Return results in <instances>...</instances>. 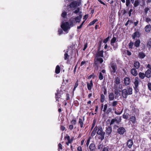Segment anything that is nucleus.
<instances>
[{
  "mask_svg": "<svg viewBox=\"0 0 151 151\" xmlns=\"http://www.w3.org/2000/svg\"><path fill=\"white\" fill-rule=\"evenodd\" d=\"M78 80H77V81L76 82V83H75V86H74V89L73 90V91H74L75 90L76 88L77 87V86L78 85Z\"/></svg>",
  "mask_w": 151,
  "mask_h": 151,
  "instance_id": "nucleus-40",
  "label": "nucleus"
},
{
  "mask_svg": "<svg viewBox=\"0 0 151 151\" xmlns=\"http://www.w3.org/2000/svg\"><path fill=\"white\" fill-rule=\"evenodd\" d=\"M138 56L139 58L142 59L144 58L145 57V53L143 52H141L139 53Z\"/></svg>",
  "mask_w": 151,
  "mask_h": 151,
  "instance_id": "nucleus-21",
  "label": "nucleus"
},
{
  "mask_svg": "<svg viewBox=\"0 0 151 151\" xmlns=\"http://www.w3.org/2000/svg\"><path fill=\"white\" fill-rule=\"evenodd\" d=\"M78 5V2L76 1H73L70 4L69 6L73 10L75 9Z\"/></svg>",
  "mask_w": 151,
  "mask_h": 151,
  "instance_id": "nucleus-8",
  "label": "nucleus"
},
{
  "mask_svg": "<svg viewBox=\"0 0 151 151\" xmlns=\"http://www.w3.org/2000/svg\"><path fill=\"white\" fill-rule=\"evenodd\" d=\"M133 10L132 9H130V10L129 11V16H131V12H132Z\"/></svg>",
  "mask_w": 151,
  "mask_h": 151,
  "instance_id": "nucleus-60",
  "label": "nucleus"
},
{
  "mask_svg": "<svg viewBox=\"0 0 151 151\" xmlns=\"http://www.w3.org/2000/svg\"><path fill=\"white\" fill-rule=\"evenodd\" d=\"M89 151H96L95 145L94 143H91L89 147Z\"/></svg>",
  "mask_w": 151,
  "mask_h": 151,
  "instance_id": "nucleus-11",
  "label": "nucleus"
},
{
  "mask_svg": "<svg viewBox=\"0 0 151 151\" xmlns=\"http://www.w3.org/2000/svg\"><path fill=\"white\" fill-rule=\"evenodd\" d=\"M145 31L147 32H149L151 30V26L150 24L146 26L144 28Z\"/></svg>",
  "mask_w": 151,
  "mask_h": 151,
  "instance_id": "nucleus-16",
  "label": "nucleus"
},
{
  "mask_svg": "<svg viewBox=\"0 0 151 151\" xmlns=\"http://www.w3.org/2000/svg\"><path fill=\"white\" fill-rule=\"evenodd\" d=\"M131 73L134 76H137L138 74L137 70L134 68H133L131 70Z\"/></svg>",
  "mask_w": 151,
  "mask_h": 151,
  "instance_id": "nucleus-17",
  "label": "nucleus"
},
{
  "mask_svg": "<svg viewBox=\"0 0 151 151\" xmlns=\"http://www.w3.org/2000/svg\"><path fill=\"white\" fill-rule=\"evenodd\" d=\"M122 92L123 98L126 99L128 95H131L132 93V89L130 87H128L127 88L123 90Z\"/></svg>",
  "mask_w": 151,
  "mask_h": 151,
  "instance_id": "nucleus-1",
  "label": "nucleus"
},
{
  "mask_svg": "<svg viewBox=\"0 0 151 151\" xmlns=\"http://www.w3.org/2000/svg\"><path fill=\"white\" fill-rule=\"evenodd\" d=\"M140 2L139 0H135L134 4V7H136L137 6L139 5Z\"/></svg>",
  "mask_w": 151,
  "mask_h": 151,
  "instance_id": "nucleus-30",
  "label": "nucleus"
},
{
  "mask_svg": "<svg viewBox=\"0 0 151 151\" xmlns=\"http://www.w3.org/2000/svg\"><path fill=\"white\" fill-rule=\"evenodd\" d=\"M61 27L63 30L67 33L68 32V30L70 28L69 23L67 22L62 24L61 25Z\"/></svg>",
  "mask_w": 151,
  "mask_h": 151,
  "instance_id": "nucleus-5",
  "label": "nucleus"
},
{
  "mask_svg": "<svg viewBox=\"0 0 151 151\" xmlns=\"http://www.w3.org/2000/svg\"><path fill=\"white\" fill-rule=\"evenodd\" d=\"M108 107V105L107 104H106L104 105V109L103 110V111L104 112H105L107 109Z\"/></svg>",
  "mask_w": 151,
  "mask_h": 151,
  "instance_id": "nucleus-45",
  "label": "nucleus"
},
{
  "mask_svg": "<svg viewBox=\"0 0 151 151\" xmlns=\"http://www.w3.org/2000/svg\"><path fill=\"white\" fill-rule=\"evenodd\" d=\"M84 121V117L83 118V120L81 118H79V119L78 123L80 124L81 127V128H82L83 127V126H84L83 122Z\"/></svg>",
  "mask_w": 151,
  "mask_h": 151,
  "instance_id": "nucleus-20",
  "label": "nucleus"
},
{
  "mask_svg": "<svg viewBox=\"0 0 151 151\" xmlns=\"http://www.w3.org/2000/svg\"><path fill=\"white\" fill-rule=\"evenodd\" d=\"M110 70L112 74L115 73L117 69V67L116 63L111 62L110 64Z\"/></svg>",
  "mask_w": 151,
  "mask_h": 151,
  "instance_id": "nucleus-4",
  "label": "nucleus"
},
{
  "mask_svg": "<svg viewBox=\"0 0 151 151\" xmlns=\"http://www.w3.org/2000/svg\"><path fill=\"white\" fill-rule=\"evenodd\" d=\"M72 142V140L68 141V142H66V144L68 145H69V143H71Z\"/></svg>",
  "mask_w": 151,
  "mask_h": 151,
  "instance_id": "nucleus-64",
  "label": "nucleus"
},
{
  "mask_svg": "<svg viewBox=\"0 0 151 151\" xmlns=\"http://www.w3.org/2000/svg\"><path fill=\"white\" fill-rule=\"evenodd\" d=\"M127 143L128 147L131 148L133 144V141L132 139H129L127 141Z\"/></svg>",
  "mask_w": 151,
  "mask_h": 151,
  "instance_id": "nucleus-18",
  "label": "nucleus"
},
{
  "mask_svg": "<svg viewBox=\"0 0 151 151\" xmlns=\"http://www.w3.org/2000/svg\"><path fill=\"white\" fill-rule=\"evenodd\" d=\"M58 146L59 148L61 149H62V145L61 143H60L59 144Z\"/></svg>",
  "mask_w": 151,
  "mask_h": 151,
  "instance_id": "nucleus-63",
  "label": "nucleus"
},
{
  "mask_svg": "<svg viewBox=\"0 0 151 151\" xmlns=\"http://www.w3.org/2000/svg\"><path fill=\"white\" fill-rule=\"evenodd\" d=\"M146 22L148 23L149 22H151V19L149 18H147L146 19Z\"/></svg>",
  "mask_w": 151,
  "mask_h": 151,
  "instance_id": "nucleus-56",
  "label": "nucleus"
},
{
  "mask_svg": "<svg viewBox=\"0 0 151 151\" xmlns=\"http://www.w3.org/2000/svg\"><path fill=\"white\" fill-rule=\"evenodd\" d=\"M109 96V100L112 101L114 100V93H110Z\"/></svg>",
  "mask_w": 151,
  "mask_h": 151,
  "instance_id": "nucleus-24",
  "label": "nucleus"
},
{
  "mask_svg": "<svg viewBox=\"0 0 151 151\" xmlns=\"http://www.w3.org/2000/svg\"><path fill=\"white\" fill-rule=\"evenodd\" d=\"M134 65L136 69H138L140 66V64L139 62L135 61L134 63Z\"/></svg>",
  "mask_w": 151,
  "mask_h": 151,
  "instance_id": "nucleus-23",
  "label": "nucleus"
},
{
  "mask_svg": "<svg viewBox=\"0 0 151 151\" xmlns=\"http://www.w3.org/2000/svg\"><path fill=\"white\" fill-rule=\"evenodd\" d=\"M134 45V43L132 42H130L129 44V48L132 49Z\"/></svg>",
  "mask_w": 151,
  "mask_h": 151,
  "instance_id": "nucleus-38",
  "label": "nucleus"
},
{
  "mask_svg": "<svg viewBox=\"0 0 151 151\" xmlns=\"http://www.w3.org/2000/svg\"><path fill=\"white\" fill-rule=\"evenodd\" d=\"M139 78L141 79H144L145 76V74L144 73L140 72L139 73Z\"/></svg>",
  "mask_w": 151,
  "mask_h": 151,
  "instance_id": "nucleus-28",
  "label": "nucleus"
},
{
  "mask_svg": "<svg viewBox=\"0 0 151 151\" xmlns=\"http://www.w3.org/2000/svg\"><path fill=\"white\" fill-rule=\"evenodd\" d=\"M139 33L138 32H135L132 35V37L133 39H134L137 36V35H139Z\"/></svg>",
  "mask_w": 151,
  "mask_h": 151,
  "instance_id": "nucleus-32",
  "label": "nucleus"
},
{
  "mask_svg": "<svg viewBox=\"0 0 151 151\" xmlns=\"http://www.w3.org/2000/svg\"><path fill=\"white\" fill-rule=\"evenodd\" d=\"M99 77L100 80H102L103 79L104 77L103 75L102 74L101 72H99Z\"/></svg>",
  "mask_w": 151,
  "mask_h": 151,
  "instance_id": "nucleus-33",
  "label": "nucleus"
},
{
  "mask_svg": "<svg viewBox=\"0 0 151 151\" xmlns=\"http://www.w3.org/2000/svg\"><path fill=\"white\" fill-rule=\"evenodd\" d=\"M126 132L124 128L121 127L119 128L117 130V133L120 135H123Z\"/></svg>",
  "mask_w": 151,
  "mask_h": 151,
  "instance_id": "nucleus-9",
  "label": "nucleus"
},
{
  "mask_svg": "<svg viewBox=\"0 0 151 151\" xmlns=\"http://www.w3.org/2000/svg\"><path fill=\"white\" fill-rule=\"evenodd\" d=\"M139 79L138 77H136L133 82L134 84V88L135 90L136 93L138 92L139 91Z\"/></svg>",
  "mask_w": 151,
  "mask_h": 151,
  "instance_id": "nucleus-3",
  "label": "nucleus"
},
{
  "mask_svg": "<svg viewBox=\"0 0 151 151\" xmlns=\"http://www.w3.org/2000/svg\"><path fill=\"white\" fill-rule=\"evenodd\" d=\"M55 72L56 74H58L60 72V67L58 65H57L56 67Z\"/></svg>",
  "mask_w": 151,
  "mask_h": 151,
  "instance_id": "nucleus-29",
  "label": "nucleus"
},
{
  "mask_svg": "<svg viewBox=\"0 0 151 151\" xmlns=\"http://www.w3.org/2000/svg\"><path fill=\"white\" fill-rule=\"evenodd\" d=\"M104 96L103 94H102L101 96V102L103 103L104 101Z\"/></svg>",
  "mask_w": 151,
  "mask_h": 151,
  "instance_id": "nucleus-36",
  "label": "nucleus"
},
{
  "mask_svg": "<svg viewBox=\"0 0 151 151\" xmlns=\"http://www.w3.org/2000/svg\"><path fill=\"white\" fill-rule=\"evenodd\" d=\"M106 135L108 137L110 135L112 132V128L110 126H109L106 128L105 130Z\"/></svg>",
  "mask_w": 151,
  "mask_h": 151,
  "instance_id": "nucleus-7",
  "label": "nucleus"
},
{
  "mask_svg": "<svg viewBox=\"0 0 151 151\" xmlns=\"http://www.w3.org/2000/svg\"><path fill=\"white\" fill-rule=\"evenodd\" d=\"M124 81L125 84L126 86L129 85L131 81L130 78L127 77H126L124 78Z\"/></svg>",
  "mask_w": 151,
  "mask_h": 151,
  "instance_id": "nucleus-12",
  "label": "nucleus"
},
{
  "mask_svg": "<svg viewBox=\"0 0 151 151\" xmlns=\"http://www.w3.org/2000/svg\"><path fill=\"white\" fill-rule=\"evenodd\" d=\"M147 86L149 89L151 91V83H148Z\"/></svg>",
  "mask_w": 151,
  "mask_h": 151,
  "instance_id": "nucleus-53",
  "label": "nucleus"
},
{
  "mask_svg": "<svg viewBox=\"0 0 151 151\" xmlns=\"http://www.w3.org/2000/svg\"><path fill=\"white\" fill-rule=\"evenodd\" d=\"M119 92H121V91H119L117 89L115 90L114 93L115 95V98L116 99H117V98L120 96V93H119Z\"/></svg>",
  "mask_w": 151,
  "mask_h": 151,
  "instance_id": "nucleus-13",
  "label": "nucleus"
},
{
  "mask_svg": "<svg viewBox=\"0 0 151 151\" xmlns=\"http://www.w3.org/2000/svg\"><path fill=\"white\" fill-rule=\"evenodd\" d=\"M77 150L78 151H82V149L81 147L80 146H79L77 148Z\"/></svg>",
  "mask_w": 151,
  "mask_h": 151,
  "instance_id": "nucleus-59",
  "label": "nucleus"
},
{
  "mask_svg": "<svg viewBox=\"0 0 151 151\" xmlns=\"http://www.w3.org/2000/svg\"><path fill=\"white\" fill-rule=\"evenodd\" d=\"M97 134L98 135V138L101 141H102L104 138L105 132L103 130L102 127L101 126L99 127L98 130L97 132Z\"/></svg>",
  "mask_w": 151,
  "mask_h": 151,
  "instance_id": "nucleus-2",
  "label": "nucleus"
},
{
  "mask_svg": "<svg viewBox=\"0 0 151 151\" xmlns=\"http://www.w3.org/2000/svg\"><path fill=\"white\" fill-rule=\"evenodd\" d=\"M80 11V8L79 7H78L77 8L76 10L74 11L73 12L75 14H77Z\"/></svg>",
  "mask_w": 151,
  "mask_h": 151,
  "instance_id": "nucleus-49",
  "label": "nucleus"
},
{
  "mask_svg": "<svg viewBox=\"0 0 151 151\" xmlns=\"http://www.w3.org/2000/svg\"><path fill=\"white\" fill-rule=\"evenodd\" d=\"M122 117H123V118L124 119H127L129 117L128 114H127V113H124L123 114V115L122 116Z\"/></svg>",
  "mask_w": 151,
  "mask_h": 151,
  "instance_id": "nucleus-34",
  "label": "nucleus"
},
{
  "mask_svg": "<svg viewBox=\"0 0 151 151\" xmlns=\"http://www.w3.org/2000/svg\"><path fill=\"white\" fill-rule=\"evenodd\" d=\"M76 120H73L71 122V123L75 125L76 124Z\"/></svg>",
  "mask_w": 151,
  "mask_h": 151,
  "instance_id": "nucleus-55",
  "label": "nucleus"
},
{
  "mask_svg": "<svg viewBox=\"0 0 151 151\" xmlns=\"http://www.w3.org/2000/svg\"><path fill=\"white\" fill-rule=\"evenodd\" d=\"M108 147H105L103 148V150L102 151H108Z\"/></svg>",
  "mask_w": 151,
  "mask_h": 151,
  "instance_id": "nucleus-52",
  "label": "nucleus"
},
{
  "mask_svg": "<svg viewBox=\"0 0 151 151\" xmlns=\"http://www.w3.org/2000/svg\"><path fill=\"white\" fill-rule=\"evenodd\" d=\"M67 15V13L65 12H63L62 13L61 16L63 18H65Z\"/></svg>",
  "mask_w": 151,
  "mask_h": 151,
  "instance_id": "nucleus-43",
  "label": "nucleus"
},
{
  "mask_svg": "<svg viewBox=\"0 0 151 151\" xmlns=\"http://www.w3.org/2000/svg\"><path fill=\"white\" fill-rule=\"evenodd\" d=\"M98 128L97 126L95 127L91 133V135L92 137L94 136L95 135L96 131L98 129Z\"/></svg>",
  "mask_w": 151,
  "mask_h": 151,
  "instance_id": "nucleus-22",
  "label": "nucleus"
},
{
  "mask_svg": "<svg viewBox=\"0 0 151 151\" xmlns=\"http://www.w3.org/2000/svg\"><path fill=\"white\" fill-rule=\"evenodd\" d=\"M147 45L149 49H150L151 47V39L149 40L147 42Z\"/></svg>",
  "mask_w": 151,
  "mask_h": 151,
  "instance_id": "nucleus-31",
  "label": "nucleus"
},
{
  "mask_svg": "<svg viewBox=\"0 0 151 151\" xmlns=\"http://www.w3.org/2000/svg\"><path fill=\"white\" fill-rule=\"evenodd\" d=\"M127 54L128 55L130 56L131 55V53L128 50H127Z\"/></svg>",
  "mask_w": 151,
  "mask_h": 151,
  "instance_id": "nucleus-62",
  "label": "nucleus"
},
{
  "mask_svg": "<svg viewBox=\"0 0 151 151\" xmlns=\"http://www.w3.org/2000/svg\"><path fill=\"white\" fill-rule=\"evenodd\" d=\"M118 104V101H114L112 103V106L114 107L116 106Z\"/></svg>",
  "mask_w": 151,
  "mask_h": 151,
  "instance_id": "nucleus-44",
  "label": "nucleus"
},
{
  "mask_svg": "<svg viewBox=\"0 0 151 151\" xmlns=\"http://www.w3.org/2000/svg\"><path fill=\"white\" fill-rule=\"evenodd\" d=\"M61 97V95L59 93H57L56 94L55 97L56 99V100L58 101L59 99Z\"/></svg>",
  "mask_w": 151,
  "mask_h": 151,
  "instance_id": "nucleus-37",
  "label": "nucleus"
},
{
  "mask_svg": "<svg viewBox=\"0 0 151 151\" xmlns=\"http://www.w3.org/2000/svg\"><path fill=\"white\" fill-rule=\"evenodd\" d=\"M102 40H100L99 41V47H98L99 50H100V47H101V45L102 44Z\"/></svg>",
  "mask_w": 151,
  "mask_h": 151,
  "instance_id": "nucleus-46",
  "label": "nucleus"
},
{
  "mask_svg": "<svg viewBox=\"0 0 151 151\" xmlns=\"http://www.w3.org/2000/svg\"><path fill=\"white\" fill-rule=\"evenodd\" d=\"M116 40V38L115 37H113L111 40V44L112 46H114V44Z\"/></svg>",
  "mask_w": 151,
  "mask_h": 151,
  "instance_id": "nucleus-26",
  "label": "nucleus"
},
{
  "mask_svg": "<svg viewBox=\"0 0 151 151\" xmlns=\"http://www.w3.org/2000/svg\"><path fill=\"white\" fill-rule=\"evenodd\" d=\"M87 88L88 90H91V89L92 88L93 86V84L92 80H91L90 81V83L87 82Z\"/></svg>",
  "mask_w": 151,
  "mask_h": 151,
  "instance_id": "nucleus-14",
  "label": "nucleus"
},
{
  "mask_svg": "<svg viewBox=\"0 0 151 151\" xmlns=\"http://www.w3.org/2000/svg\"><path fill=\"white\" fill-rule=\"evenodd\" d=\"M68 51H67L64 54V59L65 60H67L68 58L69 55L68 54Z\"/></svg>",
  "mask_w": 151,
  "mask_h": 151,
  "instance_id": "nucleus-39",
  "label": "nucleus"
},
{
  "mask_svg": "<svg viewBox=\"0 0 151 151\" xmlns=\"http://www.w3.org/2000/svg\"><path fill=\"white\" fill-rule=\"evenodd\" d=\"M73 128V125H70L69 126V129L71 130H72Z\"/></svg>",
  "mask_w": 151,
  "mask_h": 151,
  "instance_id": "nucleus-54",
  "label": "nucleus"
},
{
  "mask_svg": "<svg viewBox=\"0 0 151 151\" xmlns=\"http://www.w3.org/2000/svg\"><path fill=\"white\" fill-rule=\"evenodd\" d=\"M103 147V145L102 144H101L99 145V146L98 147V149H101L102 148V147Z\"/></svg>",
  "mask_w": 151,
  "mask_h": 151,
  "instance_id": "nucleus-61",
  "label": "nucleus"
},
{
  "mask_svg": "<svg viewBox=\"0 0 151 151\" xmlns=\"http://www.w3.org/2000/svg\"><path fill=\"white\" fill-rule=\"evenodd\" d=\"M81 18L82 16L80 15L79 16H78L76 18H71L70 20V22L71 24H73L75 22H80Z\"/></svg>",
  "mask_w": 151,
  "mask_h": 151,
  "instance_id": "nucleus-6",
  "label": "nucleus"
},
{
  "mask_svg": "<svg viewBox=\"0 0 151 151\" xmlns=\"http://www.w3.org/2000/svg\"><path fill=\"white\" fill-rule=\"evenodd\" d=\"M95 60L99 62L100 63H101L103 62L102 58L99 57H95Z\"/></svg>",
  "mask_w": 151,
  "mask_h": 151,
  "instance_id": "nucleus-25",
  "label": "nucleus"
},
{
  "mask_svg": "<svg viewBox=\"0 0 151 151\" xmlns=\"http://www.w3.org/2000/svg\"><path fill=\"white\" fill-rule=\"evenodd\" d=\"M140 43V40H138L134 42V46L136 47H138L139 46Z\"/></svg>",
  "mask_w": 151,
  "mask_h": 151,
  "instance_id": "nucleus-27",
  "label": "nucleus"
},
{
  "mask_svg": "<svg viewBox=\"0 0 151 151\" xmlns=\"http://www.w3.org/2000/svg\"><path fill=\"white\" fill-rule=\"evenodd\" d=\"M149 10V9L148 7H146L145 9V12L146 14L147 13L148 11Z\"/></svg>",
  "mask_w": 151,
  "mask_h": 151,
  "instance_id": "nucleus-57",
  "label": "nucleus"
},
{
  "mask_svg": "<svg viewBox=\"0 0 151 151\" xmlns=\"http://www.w3.org/2000/svg\"><path fill=\"white\" fill-rule=\"evenodd\" d=\"M104 51L103 50H99L98 49V51L95 55V57H104L103 55Z\"/></svg>",
  "mask_w": 151,
  "mask_h": 151,
  "instance_id": "nucleus-10",
  "label": "nucleus"
},
{
  "mask_svg": "<svg viewBox=\"0 0 151 151\" xmlns=\"http://www.w3.org/2000/svg\"><path fill=\"white\" fill-rule=\"evenodd\" d=\"M145 76L148 78H149L151 77V71L148 69L145 73Z\"/></svg>",
  "mask_w": 151,
  "mask_h": 151,
  "instance_id": "nucleus-19",
  "label": "nucleus"
},
{
  "mask_svg": "<svg viewBox=\"0 0 151 151\" xmlns=\"http://www.w3.org/2000/svg\"><path fill=\"white\" fill-rule=\"evenodd\" d=\"M120 81L119 78L118 77H117L115 78V82L116 84H119L120 83Z\"/></svg>",
  "mask_w": 151,
  "mask_h": 151,
  "instance_id": "nucleus-35",
  "label": "nucleus"
},
{
  "mask_svg": "<svg viewBox=\"0 0 151 151\" xmlns=\"http://www.w3.org/2000/svg\"><path fill=\"white\" fill-rule=\"evenodd\" d=\"M130 4V0H126V5L127 6H128Z\"/></svg>",
  "mask_w": 151,
  "mask_h": 151,
  "instance_id": "nucleus-50",
  "label": "nucleus"
},
{
  "mask_svg": "<svg viewBox=\"0 0 151 151\" xmlns=\"http://www.w3.org/2000/svg\"><path fill=\"white\" fill-rule=\"evenodd\" d=\"M90 138H89L87 140L86 145L88 147L89 143L90 141Z\"/></svg>",
  "mask_w": 151,
  "mask_h": 151,
  "instance_id": "nucleus-51",
  "label": "nucleus"
},
{
  "mask_svg": "<svg viewBox=\"0 0 151 151\" xmlns=\"http://www.w3.org/2000/svg\"><path fill=\"white\" fill-rule=\"evenodd\" d=\"M65 138L67 139L68 141L70 140V137L69 135H67L65 137Z\"/></svg>",
  "mask_w": 151,
  "mask_h": 151,
  "instance_id": "nucleus-58",
  "label": "nucleus"
},
{
  "mask_svg": "<svg viewBox=\"0 0 151 151\" xmlns=\"http://www.w3.org/2000/svg\"><path fill=\"white\" fill-rule=\"evenodd\" d=\"M109 38V37H108L105 39H104L103 40V42L104 43H106L108 41Z\"/></svg>",
  "mask_w": 151,
  "mask_h": 151,
  "instance_id": "nucleus-48",
  "label": "nucleus"
},
{
  "mask_svg": "<svg viewBox=\"0 0 151 151\" xmlns=\"http://www.w3.org/2000/svg\"><path fill=\"white\" fill-rule=\"evenodd\" d=\"M58 34L59 35H60L63 34V32L62 29H59L58 30Z\"/></svg>",
  "mask_w": 151,
  "mask_h": 151,
  "instance_id": "nucleus-47",
  "label": "nucleus"
},
{
  "mask_svg": "<svg viewBox=\"0 0 151 151\" xmlns=\"http://www.w3.org/2000/svg\"><path fill=\"white\" fill-rule=\"evenodd\" d=\"M116 121H117V119H113L111 120V122L110 124V125L113 124Z\"/></svg>",
  "mask_w": 151,
  "mask_h": 151,
  "instance_id": "nucleus-42",
  "label": "nucleus"
},
{
  "mask_svg": "<svg viewBox=\"0 0 151 151\" xmlns=\"http://www.w3.org/2000/svg\"><path fill=\"white\" fill-rule=\"evenodd\" d=\"M96 122V120L94 119L93 120V123L92 124V127H91V130H92L93 129V128L95 126Z\"/></svg>",
  "mask_w": 151,
  "mask_h": 151,
  "instance_id": "nucleus-41",
  "label": "nucleus"
},
{
  "mask_svg": "<svg viewBox=\"0 0 151 151\" xmlns=\"http://www.w3.org/2000/svg\"><path fill=\"white\" fill-rule=\"evenodd\" d=\"M130 121L133 124H135L137 122L136 118L135 116H132L129 119Z\"/></svg>",
  "mask_w": 151,
  "mask_h": 151,
  "instance_id": "nucleus-15",
  "label": "nucleus"
}]
</instances>
